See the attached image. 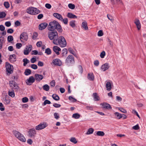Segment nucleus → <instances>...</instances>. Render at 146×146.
I'll use <instances>...</instances> for the list:
<instances>
[{
	"mask_svg": "<svg viewBox=\"0 0 146 146\" xmlns=\"http://www.w3.org/2000/svg\"><path fill=\"white\" fill-rule=\"evenodd\" d=\"M20 38L21 42L23 41L22 40H23L25 41H27L28 38V35L27 33L25 32H23L21 35Z\"/></svg>",
	"mask_w": 146,
	"mask_h": 146,
	"instance_id": "1a4fd4ad",
	"label": "nucleus"
},
{
	"mask_svg": "<svg viewBox=\"0 0 146 146\" xmlns=\"http://www.w3.org/2000/svg\"><path fill=\"white\" fill-rule=\"evenodd\" d=\"M9 95L11 97L13 98L15 96V94L14 92L13 91H9Z\"/></svg>",
	"mask_w": 146,
	"mask_h": 146,
	"instance_id": "09e8293b",
	"label": "nucleus"
},
{
	"mask_svg": "<svg viewBox=\"0 0 146 146\" xmlns=\"http://www.w3.org/2000/svg\"><path fill=\"white\" fill-rule=\"evenodd\" d=\"M45 53L47 55H49L51 54V51L50 48H47L45 50Z\"/></svg>",
	"mask_w": 146,
	"mask_h": 146,
	"instance_id": "79ce46f5",
	"label": "nucleus"
},
{
	"mask_svg": "<svg viewBox=\"0 0 146 146\" xmlns=\"http://www.w3.org/2000/svg\"><path fill=\"white\" fill-rule=\"evenodd\" d=\"M106 87L107 90L108 91H110L111 89V85L110 82H107L106 84Z\"/></svg>",
	"mask_w": 146,
	"mask_h": 146,
	"instance_id": "4be33fe9",
	"label": "nucleus"
},
{
	"mask_svg": "<svg viewBox=\"0 0 146 146\" xmlns=\"http://www.w3.org/2000/svg\"><path fill=\"white\" fill-rule=\"evenodd\" d=\"M4 5L6 8H8L10 7L9 4L8 2H4Z\"/></svg>",
	"mask_w": 146,
	"mask_h": 146,
	"instance_id": "8fccbe9b",
	"label": "nucleus"
},
{
	"mask_svg": "<svg viewBox=\"0 0 146 146\" xmlns=\"http://www.w3.org/2000/svg\"><path fill=\"white\" fill-rule=\"evenodd\" d=\"M50 85L51 86L54 87L55 86V82L54 80H52L50 82Z\"/></svg>",
	"mask_w": 146,
	"mask_h": 146,
	"instance_id": "13d9d810",
	"label": "nucleus"
},
{
	"mask_svg": "<svg viewBox=\"0 0 146 146\" xmlns=\"http://www.w3.org/2000/svg\"><path fill=\"white\" fill-rule=\"evenodd\" d=\"M48 25V24L46 22L41 23L38 25V29L40 31H42L45 29Z\"/></svg>",
	"mask_w": 146,
	"mask_h": 146,
	"instance_id": "4468645a",
	"label": "nucleus"
},
{
	"mask_svg": "<svg viewBox=\"0 0 146 146\" xmlns=\"http://www.w3.org/2000/svg\"><path fill=\"white\" fill-rule=\"evenodd\" d=\"M29 135L30 137H34L36 134V131L35 129H30L28 132Z\"/></svg>",
	"mask_w": 146,
	"mask_h": 146,
	"instance_id": "ddd939ff",
	"label": "nucleus"
},
{
	"mask_svg": "<svg viewBox=\"0 0 146 146\" xmlns=\"http://www.w3.org/2000/svg\"><path fill=\"white\" fill-rule=\"evenodd\" d=\"M22 44L20 43H17L16 44V48L17 49H20L22 46Z\"/></svg>",
	"mask_w": 146,
	"mask_h": 146,
	"instance_id": "603ef678",
	"label": "nucleus"
},
{
	"mask_svg": "<svg viewBox=\"0 0 146 146\" xmlns=\"http://www.w3.org/2000/svg\"><path fill=\"white\" fill-rule=\"evenodd\" d=\"M5 26L7 27H9L11 25V23L10 21H7L5 22Z\"/></svg>",
	"mask_w": 146,
	"mask_h": 146,
	"instance_id": "0e129e2a",
	"label": "nucleus"
},
{
	"mask_svg": "<svg viewBox=\"0 0 146 146\" xmlns=\"http://www.w3.org/2000/svg\"><path fill=\"white\" fill-rule=\"evenodd\" d=\"M48 126L46 122L40 123L36 127L35 129L37 130H40L43 129Z\"/></svg>",
	"mask_w": 146,
	"mask_h": 146,
	"instance_id": "0eeeda50",
	"label": "nucleus"
},
{
	"mask_svg": "<svg viewBox=\"0 0 146 146\" xmlns=\"http://www.w3.org/2000/svg\"><path fill=\"white\" fill-rule=\"evenodd\" d=\"M70 141L74 143V144H76V143L77 142V141L76 140V138L74 137H72L70 139Z\"/></svg>",
	"mask_w": 146,
	"mask_h": 146,
	"instance_id": "e433bc0d",
	"label": "nucleus"
},
{
	"mask_svg": "<svg viewBox=\"0 0 146 146\" xmlns=\"http://www.w3.org/2000/svg\"><path fill=\"white\" fill-rule=\"evenodd\" d=\"M31 67L32 68L35 70L36 69L38 68L37 65L35 64H31Z\"/></svg>",
	"mask_w": 146,
	"mask_h": 146,
	"instance_id": "052dcab7",
	"label": "nucleus"
},
{
	"mask_svg": "<svg viewBox=\"0 0 146 146\" xmlns=\"http://www.w3.org/2000/svg\"><path fill=\"white\" fill-rule=\"evenodd\" d=\"M109 67V64L108 63H106L102 65L101 68L102 70L105 71L108 70Z\"/></svg>",
	"mask_w": 146,
	"mask_h": 146,
	"instance_id": "6ab92c4d",
	"label": "nucleus"
},
{
	"mask_svg": "<svg viewBox=\"0 0 146 146\" xmlns=\"http://www.w3.org/2000/svg\"><path fill=\"white\" fill-rule=\"evenodd\" d=\"M54 118L56 119H58L59 118V115L58 113H55L54 114Z\"/></svg>",
	"mask_w": 146,
	"mask_h": 146,
	"instance_id": "69168bd1",
	"label": "nucleus"
},
{
	"mask_svg": "<svg viewBox=\"0 0 146 146\" xmlns=\"http://www.w3.org/2000/svg\"><path fill=\"white\" fill-rule=\"evenodd\" d=\"M93 95L94 101H97L99 100V97L97 95V94L96 93H94Z\"/></svg>",
	"mask_w": 146,
	"mask_h": 146,
	"instance_id": "7c9ffc66",
	"label": "nucleus"
},
{
	"mask_svg": "<svg viewBox=\"0 0 146 146\" xmlns=\"http://www.w3.org/2000/svg\"><path fill=\"white\" fill-rule=\"evenodd\" d=\"M28 101V99L27 98L25 97L23 98L22 99V101L23 103H26Z\"/></svg>",
	"mask_w": 146,
	"mask_h": 146,
	"instance_id": "5fc2aeb1",
	"label": "nucleus"
},
{
	"mask_svg": "<svg viewBox=\"0 0 146 146\" xmlns=\"http://www.w3.org/2000/svg\"><path fill=\"white\" fill-rule=\"evenodd\" d=\"M48 29L50 31H53L56 29L59 33H62V29L59 23L56 21L50 22L48 26Z\"/></svg>",
	"mask_w": 146,
	"mask_h": 146,
	"instance_id": "f257e3e1",
	"label": "nucleus"
},
{
	"mask_svg": "<svg viewBox=\"0 0 146 146\" xmlns=\"http://www.w3.org/2000/svg\"><path fill=\"white\" fill-rule=\"evenodd\" d=\"M6 68L7 71L10 74H12L13 72V67L9 63H6Z\"/></svg>",
	"mask_w": 146,
	"mask_h": 146,
	"instance_id": "6e6552de",
	"label": "nucleus"
},
{
	"mask_svg": "<svg viewBox=\"0 0 146 146\" xmlns=\"http://www.w3.org/2000/svg\"><path fill=\"white\" fill-rule=\"evenodd\" d=\"M31 73V70L28 69H26L25 71V74L27 76H28Z\"/></svg>",
	"mask_w": 146,
	"mask_h": 146,
	"instance_id": "f704fd0d",
	"label": "nucleus"
},
{
	"mask_svg": "<svg viewBox=\"0 0 146 146\" xmlns=\"http://www.w3.org/2000/svg\"><path fill=\"white\" fill-rule=\"evenodd\" d=\"M40 11L36 8L33 7H29L27 9V12L31 15H35L40 13Z\"/></svg>",
	"mask_w": 146,
	"mask_h": 146,
	"instance_id": "20e7f679",
	"label": "nucleus"
},
{
	"mask_svg": "<svg viewBox=\"0 0 146 146\" xmlns=\"http://www.w3.org/2000/svg\"><path fill=\"white\" fill-rule=\"evenodd\" d=\"M37 64L38 66L42 67L43 66L44 63L42 62L39 61L38 62Z\"/></svg>",
	"mask_w": 146,
	"mask_h": 146,
	"instance_id": "e2e57ef3",
	"label": "nucleus"
},
{
	"mask_svg": "<svg viewBox=\"0 0 146 146\" xmlns=\"http://www.w3.org/2000/svg\"><path fill=\"white\" fill-rule=\"evenodd\" d=\"M67 16L71 19H76L77 18V17L76 15L70 13H68Z\"/></svg>",
	"mask_w": 146,
	"mask_h": 146,
	"instance_id": "393cba45",
	"label": "nucleus"
},
{
	"mask_svg": "<svg viewBox=\"0 0 146 146\" xmlns=\"http://www.w3.org/2000/svg\"><path fill=\"white\" fill-rule=\"evenodd\" d=\"M82 27L86 30H87L88 29V27L87 26V23L85 21H84L82 23Z\"/></svg>",
	"mask_w": 146,
	"mask_h": 146,
	"instance_id": "5701e85b",
	"label": "nucleus"
},
{
	"mask_svg": "<svg viewBox=\"0 0 146 146\" xmlns=\"http://www.w3.org/2000/svg\"><path fill=\"white\" fill-rule=\"evenodd\" d=\"M48 37L50 40H54L56 39L58 37V33L56 31L49 32L48 34Z\"/></svg>",
	"mask_w": 146,
	"mask_h": 146,
	"instance_id": "39448f33",
	"label": "nucleus"
},
{
	"mask_svg": "<svg viewBox=\"0 0 146 146\" xmlns=\"http://www.w3.org/2000/svg\"><path fill=\"white\" fill-rule=\"evenodd\" d=\"M68 7L70 9H73L75 8V5L72 3H69L68 5Z\"/></svg>",
	"mask_w": 146,
	"mask_h": 146,
	"instance_id": "c03bdc74",
	"label": "nucleus"
},
{
	"mask_svg": "<svg viewBox=\"0 0 146 146\" xmlns=\"http://www.w3.org/2000/svg\"><path fill=\"white\" fill-rule=\"evenodd\" d=\"M80 115L78 113H75L73 114L72 115V117L75 119H78L80 118Z\"/></svg>",
	"mask_w": 146,
	"mask_h": 146,
	"instance_id": "2f4dec72",
	"label": "nucleus"
},
{
	"mask_svg": "<svg viewBox=\"0 0 146 146\" xmlns=\"http://www.w3.org/2000/svg\"><path fill=\"white\" fill-rule=\"evenodd\" d=\"M16 82L14 81L11 80L9 82V84L10 86L12 88L16 84Z\"/></svg>",
	"mask_w": 146,
	"mask_h": 146,
	"instance_id": "58836bf2",
	"label": "nucleus"
},
{
	"mask_svg": "<svg viewBox=\"0 0 146 146\" xmlns=\"http://www.w3.org/2000/svg\"><path fill=\"white\" fill-rule=\"evenodd\" d=\"M53 43L54 44L59 45L61 47H64L66 45V42L64 38L61 36L58 37L56 39L53 40Z\"/></svg>",
	"mask_w": 146,
	"mask_h": 146,
	"instance_id": "f03ea898",
	"label": "nucleus"
},
{
	"mask_svg": "<svg viewBox=\"0 0 146 146\" xmlns=\"http://www.w3.org/2000/svg\"><path fill=\"white\" fill-rule=\"evenodd\" d=\"M4 103L6 104H9L10 102V100L9 99L8 97L5 96V98H3Z\"/></svg>",
	"mask_w": 146,
	"mask_h": 146,
	"instance_id": "a878e982",
	"label": "nucleus"
},
{
	"mask_svg": "<svg viewBox=\"0 0 146 146\" xmlns=\"http://www.w3.org/2000/svg\"><path fill=\"white\" fill-rule=\"evenodd\" d=\"M35 79L33 76H31L27 79L26 81V83L28 85H31L35 81Z\"/></svg>",
	"mask_w": 146,
	"mask_h": 146,
	"instance_id": "9b49d317",
	"label": "nucleus"
},
{
	"mask_svg": "<svg viewBox=\"0 0 146 146\" xmlns=\"http://www.w3.org/2000/svg\"><path fill=\"white\" fill-rule=\"evenodd\" d=\"M68 51L71 54H73L76 57V54L75 53L74 50L71 48H68Z\"/></svg>",
	"mask_w": 146,
	"mask_h": 146,
	"instance_id": "cd10ccee",
	"label": "nucleus"
},
{
	"mask_svg": "<svg viewBox=\"0 0 146 146\" xmlns=\"http://www.w3.org/2000/svg\"><path fill=\"white\" fill-rule=\"evenodd\" d=\"M42 87L43 89L46 91H48L49 89V86L47 84L44 85Z\"/></svg>",
	"mask_w": 146,
	"mask_h": 146,
	"instance_id": "c9c22d12",
	"label": "nucleus"
},
{
	"mask_svg": "<svg viewBox=\"0 0 146 146\" xmlns=\"http://www.w3.org/2000/svg\"><path fill=\"white\" fill-rule=\"evenodd\" d=\"M94 131V129L93 128H90L88 129L86 134L88 135L92 134L93 133Z\"/></svg>",
	"mask_w": 146,
	"mask_h": 146,
	"instance_id": "a19ab883",
	"label": "nucleus"
},
{
	"mask_svg": "<svg viewBox=\"0 0 146 146\" xmlns=\"http://www.w3.org/2000/svg\"><path fill=\"white\" fill-rule=\"evenodd\" d=\"M53 106L56 108H59L61 106V105L57 103H54Z\"/></svg>",
	"mask_w": 146,
	"mask_h": 146,
	"instance_id": "bf43d9fd",
	"label": "nucleus"
},
{
	"mask_svg": "<svg viewBox=\"0 0 146 146\" xmlns=\"http://www.w3.org/2000/svg\"><path fill=\"white\" fill-rule=\"evenodd\" d=\"M134 23L136 24L138 29L139 30L141 28V26L139 20L137 19H136Z\"/></svg>",
	"mask_w": 146,
	"mask_h": 146,
	"instance_id": "412c9836",
	"label": "nucleus"
},
{
	"mask_svg": "<svg viewBox=\"0 0 146 146\" xmlns=\"http://www.w3.org/2000/svg\"><path fill=\"white\" fill-rule=\"evenodd\" d=\"M45 7L48 9H50L51 7V5L49 3H46L45 5Z\"/></svg>",
	"mask_w": 146,
	"mask_h": 146,
	"instance_id": "774afa93",
	"label": "nucleus"
},
{
	"mask_svg": "<svg viewBox=\"0 0 146 146\" xmlns=\"http://www.w3.org/2000/svg\"><path fill=\"white\" fill-rule=\"evenodd\" d=\"M5 42L4 40V38L3 37L1 36L0 37V49H1L2 48L3 44Z\"/></svg>",
	"mask_w": 146,
	"mask_h": 146,
	"instance_id": "bb28decb",
	"label": "nucleus"
},
{
	"mask_svg": "<svg viewBox=\"0 0 146 146\" xmlns=\"http://www.w3.org/2000/svg\"><path fill=\"white\" fill-rule=\"evenodd\" d=\"M118 109L121 112L123 113H127V111H126V110H125L123 108H119Z\"/></svg>",
	"mask_w": 146,
	"mask_h": 146,
	"instance_id": "4d7b16f0",
	"label": "nucleus"
},
{
	"mask_svg": "<svg viewBox=\"0 0 146 146\" xmlns=\"http://www.w3.org/2000/svg\"><path fill=\"white\" fill-rule=\"evenodd\" d=\"M65 63L67 64L74 63V57L71 55L68 56L66 58Z\"/></svg>",
	"mask_w": 146,
	"mask_h": 146,
	"instance_id": "423d86ee",
	"label": "nucleus"
},
{
	"mask_svg": "<svg viewBox=\"0 0 146 146\" xmlns=\"http://www.w3.org/2000/svg\"><path fill=\"white\" fill-rule=\"evenodd\" d=\"M16 56L15 54L11 55L9 58V60L12 63H13L16 61Z\"/></svg>",
	"mask_w": 146,
	"mask_h": 146,
	"instance_id": "a211bd4d",
	"label": "nucleus"
},
{
	"mask_svg": "<svg viewBox=\"0 0 146 146\" xmlns=\"http://www.w3.org/2000/svg\"><path fill=\"white\" fill-rule=\"evenodd\" d=\"M104 34L102 30H100L98 32V35L99 36H101L103 35Z\"/></svg>",
	"mask_w": 146,
	"mask_h": 146,
	"instance_id": "3c124183",
	"label": "nucleus"
},
{
	"mask_svg": "<svg viewBox=\"0 0 146 146\" xmlns=\"http://www.w3.org/2000/svg\"><path fill=\"white\" fill-rule=\"evenodd\" d=\"M106 55V53L104 51H102L100 54V56L102 58H103Z\"/></svg>",
	"mask_w": 146,
	"mask_h": 146,
	"instance_id": "864d4df0",
	"label": "nucleus"
},
{
	"mask_svg": "<svg viewBox=\"0 0 146 146\" xmlns=\"http://www.w3.org/2000/svg\"><path fill=\"white\" fill-rule=\"evenodd\" d=\"M52 97L53 99L56 101H58L60 100L59 96L56 94H53Z\"/></svg>",
	"mask_w": 146,
	"mask_h": 146,
	"instance_id": "473e14b6",
	"label": "nucleus"
},
{
	"mask_svg": "<svg viewBox=\"0 0 146 146\" xmlns=\"http://www.w3.org/2000/svg\"><path fill=\"white\" fill-rule=\"evenodd\" d=\"M114 115L117 117L116 118L118 119H121L123 117L122 114L117 112H115L114 113Z\"/></svg>",
	"mask_w": 146,
	"mask_h": 146,
	"instance_id": "c756f323",
	"label": "nucleus"
},
{
	"mask_svg": "<svg viewBox=\"0 0 146 146\" xmlns=\"http://www.w3.org/2000/svg\"><path fill=\"white\" fill-rule=\"evenodd\" d=\"M23 62H24L23 65L25 66L29 62V61L27 58H25L23 60Z\"/></svg>",
	"mask_w": 146,
	"mask_h": 146,
	"instance_id": "4c0bfd02",
	"label": "nucleus"
},
{
	"mask_svg": "<svg viewBox=\"0 0 146 146\" xmlns=\"http://www.w3.org/2000/svg\"><path fill=\"white\" fill-rule=\"evenodd\" d=\"M14 32V30L12 29H8L7 30V33H12Z\"/></svg>",
	"mask_w": 146,
	"mask_h": 146,
	"instance_id": "338daca9",
	"label": "nucleus"
},
{
	"mask_svg": "<svg viewBox=\"0 0 146 146\" xmlns=\"http://www.w3.org/2000/svg\"><path fill=\"white\" fill-rule=\"evenodd\" d=\"M52 62L54 65L57 66H60L62 65L61 61L60 59H58L53 60Z\"/></svg>",
	"mask_w": 146,
	"mask_h": 146,
	"instance_id": "2eb2a0df",
	"label": "nucleus"
},
{
	"mask_svg": "<svg viewBox=\"0 0 146 146\" xmlns=\"http://www.w3.org/2000/svg\"><path fill=\"white\" fill-rule=\"evenodd\" d=\"M35 80L40 82L43 79V76L42 75L36 74L35 75Z\"/></svg>",
	"mask_w": 146,
	"mask_h": 146,
	"instance_id": "dca6fc26",
	"label": "nucleus"
},
{
	"mask_svg": "<svg viewBox=\"0 0 146 146\" xmlns=\"http://www.w3.org/2000/svg\"><path fill=\"white\" fill-rule=\"evenodd\" d=\"M139 125L138 124L136 125L135 126H133L132 127V129H133L137 130L139 129Z\"/></svg>",
	"mask_w": 146,
	"mask_h": 146,
	"instance_id": "680f3d73",
	"label": "nucleus"
},
{
	"mask_svg": "<svg viewBox=\"0 0 146 146\" xmlns=\"http://www.w3.org/2000/svg\"><path fill=\"white\" fill-rule=\"evenodd\" d=\"M53 16L56 18L60 21L62 19V16L60 14L55 13L53 14Z\"/></svg>",
	"mask_w": 146,
	"mask_h": 146,
	"instance_id": "aec40b11",
	"label": "nucleus"
},
{
	"mask_svg": "<svg viewBox=\"0 0 146 146\" xmlns=\"http://www.w3.org/2000/svg\"><path fill=\"white\" fill-rule=\"evenodd\" d=\"M19 88L18 86V85L17 84H15V85L12 88V89L13 90H14L15 91H18L19 90Z\"/></svg>",
	"mask_w": 146,
	"mask_h": 146,
	"instance_id": "72a5a7b5",
	"label": "nucleus"
},
{
	"mask_svg": "<svg viewBox=\"0 0 146 146\" xmlns=\"http://www.w3.org/2000/svg\"><path fill=\"white\" fill-rule=\"evenodd\" d=\"M6 14L5 13L3 12L0 13V18H3L5 17Z\"/></svg>",
	"mask_w": 146,
	"mask_h": 146,
	"instance_id": "49530a36",
	"label": "nucleus"
},
{
	"mask_svg": "<svg viewBox=\"0 0 146 146\" xmlns=\"http://www.w3.org/2000/svg\"><path fill=\"white\" fill-rule=\"evenodd\" d=\"M32 47L31 45H29L28 46H27L25 49L24 50V54L25 55L28 54L32 49Z\"/></svg>",
	"mask_w": 146,
	"mask_h": 146,
	"instance_id": "9d476101",
	"label": "nucleus"
},
{
	"mask_svg": "<svg viewBox=\"0 0 146 146\" xmlns=\"http://www.w3.org/2000/svg\"><path fill=\"white\" fill-rule=\"evenodd\" d=\"M62 21L63 22L64 24L66 25L68 23V19L67 18H65L64 19H63L62 18V20H60Z\"/></svg>",
	"mask_w": 146,
	"mask_h": 146,
	"instance_id": "de8ad7c7",
	"label": "nucleus"
},
{
	"mask_svg": "<svg viewBox=\"0 0 146 146\" xmlns=\"http://www.w3.org/2000/svg\"><path fill=\"white\" fill-rule=\"evenodd\" d=\"M88 78L91 81H93L94 79V76L93 73H88Z\"/></svg>",
	"mask_w": 146,
	"mask_h": 146,
	"instance_id": "b1692460",
	"label": "nucleus"
},
{
	"mask_svg": "<svg viewBox=\"0 0 146 146\" xmlns=\"http://www.w3.org/2000/svg\"><path fill=\"white\" fill-rule=\"evenodd\" d=\"M69 24L70 26L72 27L73 28L75 27L76 26L75 21H70Z\"/></svg>",
	"mask_w": 146,
	"mask_h": 146,
	"instance_id": "37998d69",
	"label": "nucleus"
},
{
	"mask_svg": "<svg viewBox=\"0 0 146 146\" xmlns=\"http://www.w3.org/2000/svg\"><path fill=\"white\" fill-rule=\"evenodd\" d=\"M13 133L14 136L20 141L23 142L26 141V139L25 137L19 132L17 131L13 130Z\"/></svg>",
	"mask_w": 146,
	"mask_h": 146,
	"instance_id": "7ed1b4c3",
	"label": "nucleus"
},
{
	"mask_svg": "<svg viewBox=\"0 0 146 146\" xmlns=\"http://www.w3.org/2000/svg\"><path fill=\"white\" fill-rule=\"evenodd\" d=\"M100 105L102 106V108L107 110L111 109L112 107L110 105L106 102L101 103Z\"/></svg>",
	"mask_w": 146,
	"mask_h": 146,
	"instance_id": "f8f14e48",
	"label": "nucleus"
},
{
	"mask_svg": "<svg viewBox=\"0 0 146 146\" xmlns=\"http://www.w3.org/2000/svg\"><path fill=\"white\" fill-rule=\"evenodd\" d=\"M13 40V37L12 36L10 35L8 36L7 40L9 42H10Z\"/></svg>",
	"mask_w": 146,
	"mask_h": 146,
	"instance_id": "a18cd8bd",
	"label": "nucleus"
},
{
	"mask_svg": "<svg viewBox=\"0 0 146 146\" xmlns=\"http://www.w3.org/2000/svg\"><path fill=\"white\" fill-rule=\"evenodd\" d=\"M96 135L99 136H103L104 135L105 133L102 131H98L96 133Z\"/></svg>",
	"mask_w": 146,
	"mask_h": 146,
	"instance_id": "ea45409f",
	"label": "nucleus"
},
{
	"mask_svg": "<svg viewBox=\"0 0 146 146\" xmlns=\"http://www.w3.org/2000/svg\"><path fill=\"white\" fill-rule=\"evenodd\" d=\"M68 53V50L66 48H64L62 50V56H65Z\"/></svg>",
	"mask_w": 146,
	"mask_h": 146,
	"instance_id": "c85d7f7f",
	"label": "nucleus"
},
{
	"mask_svg": "<svg viewBox=\"0 0 146 146\" xmlns=\"http://www.w3.org/2000/svg\"><path fill=\"white\" fill-rule=\"evenodd\" d=\"M53 50L57 55H59L60 53V51H61L60 48L57 46H54L53 47Z\"/></svg>",
	"mask_w": 146,
	"mask_h": 146,
	"instance_id": "f3484780",
	"label": "nucleus"
},
{
	"mask_svg": "<svg viewBox=\"0 0 146 146\" xmlns=\"http://www.w3.org/2000/svg\"><path fill=\"white\" fill-rule=\"evenodd\" d=\"M51 104L50 102L48 100H46L44 101L43 103V105H45L46 104Z\"/></svg>",
	"mask_w": 146,
	"mask_h": 146,
	"instance_id": "6e6d98bb",
	"label": "nucleus"
}]
</instances>
